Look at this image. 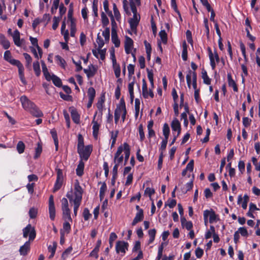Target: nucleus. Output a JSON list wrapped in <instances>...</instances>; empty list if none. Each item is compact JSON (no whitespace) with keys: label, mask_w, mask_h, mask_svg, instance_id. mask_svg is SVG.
<instances>
[{"label":"nucleus","mask_w":260,"mask_h":260,"mask_svg":"<svg viewBox=\"0 0 260 260\" xmlns=\"http://www.w3.org/2000/svg\"><path fill=\"white\" fill-rule=\"evenodd\" d=\"M83 189L80 186L79 181L76 180L74 183L73 192H69L66 196L70 202L74 204V214L77 216L78 210L80 206L82 199Z\"/></svg>","instance_id":"nucleus-1"},{"label":"nucleus","mask_w":260,"mask_h":260,"mask_svg":"<svg viewBox=\"0 0 260 260\" xmlns=\"http://www.w3.org/2000/svg\"><path fill=\"white\" fill-rule=\"evenodd\" d=\"M131 10L133 16L129 20L131 28L133 31H136L137 27L140 20V15L137 13V8L133 0H129Z\"/></svg>","instance_id":"nucleus-2"},{"label":"nucleus","mask_w":260,"mask_h":260,"mask_svg":"<svg viewBox=\"0 0 260 260\" xmlns=\"http://www.w3.org/2000/svg\"><path fill=\"white\" fill-rule=\"evenodd\" d=\"M61 203L63 218L65 220L68 219L72 221V219L71 217V211L69 208V204L67 199L65 198H62L61 200Z\"/></svg>","instance_id":"nucleus-3"},{"label":"nucleus","mask_w":260,"mask_h":260,"mask_svg":"<svg viewBox=\"0 0 260 260\" xmlns=\"http://www.w3.org/2000/svg\"><path fill=\"white\" fill-rule=\"evenodd\" d=\"M126 107L123 100H121L120 103L117 106L114 111V121L116 124H117L121 115L125 112Z\"/></svg>","instance_id":"nucleus-4"},{"label":"nucleus","mask_w":260,"mask_h":260,"mask_svg":"<svg viewBox=\"0 0 260 260\" xmlns=\"http://www.w3.org/2000/svg\"><path fill=\"white\" fill-rule=\"evenodd\" d=\"M204 220L205 224L206 225L208 222V218L209 217V222L210 223H213L216 221L218 215L216 214L215 212L212 209L206 210L203 212Z\"/></svg>","instance_id":"nucleus-5"},{"label":"nucleus","mask_w":260,"mask_h":260,"mask_svg":"<svg viewBox=\"0 0 260 260\" xmlns=\"http://www.w3.org/2000/svg\"><path fill=\"white\" fill-rule=\"evenodd\" d=\"M78 152L79 154L81 160L86 161L88 160L92 151V147L90 145H87L84 148L78 149Z\"/></svg>","instance_id":"nucleus-6"},{"label":"nucleus","mask_w":260,"mask_h":260,"mask_svg":"<svg viewBox=\"0 0 260 260\" xmlns=\"http://www.w3.org/2000/svg\"><path fill=\"white\" fill-rule=\"evenodd\" d=\"M20 101L22 108L27 112H29L35 105V104L30 101L25 95L21 96Z\"/></svg>","instance_id":"nucleus-7"},{"label":"nucleus","mask_w":260,"mask_h":260,"mask_svg":"<svg viewBox=\"0 0 260 260\" xmlns=\"http://www.w3.org/2000/svg\"><path fill=\"white\" fill-rule=\"evenodd\" d=\"M23 236L26 238L29 236V240H33L36 237V231L35 229L29 224L23 230Z\"/></svg>","instance_id":"nucleus-8"},{"label":"nucleus","mask_w":260,"mask_h":260,"mask_svg":"<svg viewBox=\"0 0 260 260\" xmlns=\"http://www.w3.org/2000/svg\"><path fill=\"white\" fill-rule=\"evenodd\" d=\"M4 58L6 61L10 63L11 64L16 66L17 67L22 64L19 60L12 58L11 52L9 50L5 52Z\"/></svg>","instance_id":"nucleus-9"},{"label":"nucleus","mask_w":260,"mask_h":260,"mask_svg":"<svg viewBox=\"0 0 260 260\" xmlns=\"http://www.w3.org/2000/svg\"><path fill=\"white\" fill-rule=\"evenodd\" d=\"M123 161V156L122 154V146L118 147L114 157V163L117 165H122Z\"/></svg>","instance_id":"nucleus-10"},{"label":"nucleus","mask_w":260,"mask_h":260,"mask_svg":"<svg viewBox=\"0 0 260 260\" xmlns=\"http://www.w3.org/2000/svg\"><path fill=\"white\" fill-rule=\"evenodd\" d=\"M128 244L127 242L122 241H117L116 244V251L117 253L120 252L124 254L128 249Z\"/></svg>","instance_id":"nucleus-11"},{"label":"nucleus","mask_w":260,"mask_h":260,"mask_svg":"<svg viewBox=\"0 0 260 260\" xmlns=\"http://www.w3.org/2000/svg\"><path fill=\"white\" fill-rule=\"evenodd\" d=\"M49 212L50 219L54 220L55 217V208L52 195L50 196L49 199Z\"/></svg>","instance_id":"nucleus-12"},{"label":"nucleus","mask_w":260,"mask_h":260,"mask_svg":"<svg viewBox=\"0 0 260 260\" xmlns=\"http://www.w3.org/2000/svg\"><path fill=\"white\" fill-rule=\"evenodd\" d=\"M11 35L13 38L15 45L18 47H21L23 44V40H20V32L16 29L14 31L13 34H11Z\"/></svg>","instance_id":"nucleus-13"},{"label":"nucleus","mask_w":260,"mask_h":260,"mask_svg":"<svg viewBox=\"0 0 260 260\" xmlns=\"http://www.w3.org/2000/svg\"><path fill=\"white\" fill-rule=\"evenodd\" d=\"M133 45L134 42L133 40L129 37L126 36L124 43V49L126 54H130L132 53Z\"/></svg>","instance_id":"nucleus-14"},{"label":"nucleus","mask_w":260,"mask_h":260,"mask_svg":"<svg viewBox=\"0 0 260 260\" xmlns=\"http://www.w3.org/2000/svg\"><path fill=\"white\" fill-rule=\"evenodd\" d=\"M96 112L94 114L93 116V119L92 121V134L94 138V139H97L98 137L99 132V128L100 126V124L97 121L95 120V116L96 115Z\"/></svg>","instance_id":"nucleus-15"},{"label":"nucleus","mask_w":260,"mask_h":260,"mask_svg":"<svg viewBox=\"0 0 260 260\" xmlns=\"http://www.w3.org/2000/svg\"><path fill=\"white\" fill-rule=\"evenodd\" d=\"M120 146H122V152H123L124 154V165H125L126 164L128 158L130 155V146L126 142L124 143L123 144L120 145Z\"/></svg>","instance_id":"nucleus-16"},{"label":"nucleus","mask_w":260,"mask_h":260,"mask_svg":"<svg viewBox=\"0 0 260 260\" xmlns=\"http://www.w3.org/2000/svg\"><path fill=\"white\" fill-rule=\"evenodd\" d=\"M142 94L145 98H148V97L153 98V92L151 90L148 89L147 83L145 79H143Z\"/></svg>","instance_id":"nucleus-17"},{"label":"nucleus","mask_w":260,"mask_h":260,"mask_svg":"<svg viewBox=\"0 0 260 260\" xmlns=\"http://www.w3.org/2000/svg\"><path fill=\"white\" fill-rule=\"evenodd\" d=\"M99 48L98 50H92V53L93 55L97 58H100L101 60H104L105 57L106 49H101Z\"/></svg>","instance_id":"nucleus-18"},{"label":"nucleus","mask_w":260,"mask_h":260,"mask_svg":"<svg viewBox=\"0 0 260 260\" xmlns=\"http://www.w3.org/2000/svg\"><path fill=\"white\" fill-rule=\"evenodd\" d=\"M227 79L229 86L232 87L234 91L238 92V88L237 84H236V82L233 79L231 73H228Z\"/></svg>","instance_id":"nucleus-19"},{"label":"nucleus","mask_w":260,"mask_h":260,"mask_svg":"<svg viewBox=\"0 0 260 260\" xmlns=\"http://www.w3.org/2000/svg\"><path fill=\"white\" fill-rule=\"evenodd\" d=\"M171 127L173 131L177 132V136L180 135L181 133V125L178 119L176 118L172 121Z\"/></svg>","instance_id":"nucleus-20"},{"label":"nucleus","mask_w":260,"mask_h":260,"mask_svg":"<svg viewBox=\"0 0 260 260\" xmlns=\"http://www.w3.org/2000/svg\"><path fill=\"white\" fill-rule=\"evenodd\" d=\"M42 71L43 73V74L45 76V79L47 81H50L53 78V75H51L48 70V69L45 63V62L43 61H42Z\"/></svg>","instance_id":"nucleus-21"},{"label":"nucleus","mask_w":260,"mask_h":260,"mask_svg":"<svg viewBox=\"0 0 260 260\" xmlns=\"http://www.w3.org/2000/svg\"><path fill=\"white\" fill-rule=\"evenodd\" d=\"M28 112L36 117H41L43 116V112L36 106V105Z\"/></svg>","instance_id":"nucleus-22"},{"label":"nucleus","mask_w":260,"mask_h":260,"mask_svg":"<svg viewBox=\"0 0 260 260\" xmlns=\"http://www.w3.org/2000/svg\"><path fill=\"white\" fill-rule=\"evenodd\" d=\"M30 249V243L29 241L26 242L23 245L20 247L19 249L20 254L22 255H25L27 254Z\"/></svg>","instance_id":"nucleus-23"},{"label":"nucleus","mask_w":260,"mask_h":260,"mask_svg":"<svg viewBox=\"0 0 260 260\" xmlns=\"http://www.w3.org/2000/svg\"><path fill=\"white\" fill-rule=\"evenodd\" d=\"M96 71V68L92 64L89 66L88 69H84V73L88 78L93 77L95 75Z\"/></svg>","instance_id":"nucleus-24"},{"label":"nucleus","mask_w":260,"mask_h":260,"mask_svg":"<svg viewBox=\"0 0 260 260\" xmlns=\"http://www.w3.org/2000/svg\"><path fill=\"white\" fill-rule=\"evenodd\" d=\"M144 218V214L143 211H139V212H137L136 216L132 223V225L133 226L135 225L139 222L141 221Z\"/></svg>","instance_id":"nucleus-25"},{"label":"nucleus","mask_w":260,"mask_h":260,"mask_svg":"<svg viewBox=\"0 0 260 260\" xmlns=\"http://www.w3.org/2000/svg\"><path fill=\"white\" fill-rule=\"evenodd\" d=\"M18 73H19V76L20 78V79L21 81V82L24 84L26 85L27 82L25 80V77H24V67L22 64H21L20 66H18Z\"/></svg>","instance_id":"nucleus-26"},{"label":"nucleus","mask_w":260,"mask_h":260,"mask_svg":"<svg viewBox=\"0 0 260 260\" xmlns=\"http://www.w3.org/2000/svg\"><path fill=\"white\" fill-rule=\"evenodd\" d=\"M135 83V78L134 77L133 81L129 83L128 85V89L131 100V102H133L134 98V86Z\"/></svg>","instance_id":"nucleus-27"},{"label":"nucleus","mask_w":260,"mask_h":260,"mask_svg":"<svg viewBox=\"0 0 260 260\" xmlns=\"http://www.w3.org/2000/svg\"><path fill=\"white\" fill-rule=\"evenodd\" d=\"M0 43L5 49H8L10 46V42L3 34L0 35Z\"/></svg>","instance_id":"nucleus-28"},{"label":"nucleus","mask_w":260,"mask_h":260,"mask_svg":"<svg viewBox=\"0 0 260 260\" xmlns=\"http://www.w3.org/2000/svg\"><path fill=\"white\" fill-rule=\"evenodd\" d=\"M208 51L209 53V57L210 59V66L212 70H214L216 68V62L214 58L213 53L210 47L208 48Z\"/></svg>","instance_id":"nucleus-29"},{"label":"nucleus","mask_w":260,"mask_h":260,"mask_svg":"<svg viewBox=\"0 0 260 260\" xmlns=\"http://www.w3.org/2000/svg\"><path fill=\"white\" fill-rule=\"evenodd\" d=\"M187 48L188 46L185 42L184 41L182 43V58L184 61H186L187 59Z\"/></svg>","instance_id":"nucleus-30"},{"label":"nucleus","mask_w":260,"mask_h":260,"mask_svg":"<svg viewBox=\"0 0 260 260\" xmlns=\"http://www.w3.org/2000/svg\"><path fill=\"white\" fill-rule=\"evenodd\" d=\"M84 163L82 160H80L76 170V174L79 176H81L83 174Z\"/></svg>","instance_id":"nucleus-31"},{"label":"nucleus","mask_w":260,"mask_h":260,"mask_svg":"<svg viewBox=\"0 0 260 260\" xmlns=\"http://www.w3.org/2000/svg\"><path fill=\"white\" fill-rule=\"evenodd\" d=\"M29 40L31 42V43L34 46L36 47V48L38 51V53H39V54H40V57H42L43 52H42L41 48L38 45L37 39L36 38H33L30 36V37H29Z\"/></svg>","instance_id":"nucleus-32"},{"label":"nucleus","mask_w":260,"mask_h":260,"mask_svg":"<svg viewBox=\"0 0 260 260\" xmlns=\"http://www.w3.org/2000/svg\"><path fill=\"white\" fill-rule=\"evenodd\" d=\"M71 117L73 121L76 124H79L80 121V115L76 110H72L71 112Z\"/></svg>","instance_id":"nucleus-33"},{"label":"nucleus","mask_w":260,"mask_h":260,"mask_svg":"<svg viewBox=\"0 0 260 260\" xmlns=\"http://www.w3.org/2000/svg\"><path fill=\"white\" fill-rule=\"evenodd\" d=\"M202 78L205 84L210 85L211 84V79L208 77L207 73L205 69L202 71Z\"/></svg>","instance_id":"nucleus-34"},{"label":"nucleus","mask_w":260,"mask_h":260,"mask_svg":"<svg viewBox=\"0 0 260 260\" xmlns=\"http://www.w3.org/2000/svg\"><path fill=\"white\" fill-rule=\"evenodd\" d=\"M196 73L194 71H192L190 69H189L188 73L186 75V82L189 88H190L191 84V76L192 79H193V73Z\"/></svg>","instance_id":"nucleus-35"},{"label":"nucleus","mask_w":260,"mask_h":260,"mask_svg":"<svg viewBox=\"0 0 260 260\" xmlns=\"http://www.w3.org/2000/svg\"><path fill=\"white\" fill-rule=\"evenodd\" d=\"M55 60L56 62L61 67L64 69L66 65V61L60 56L57 55L55 56Z\"/></svg>","instance_id":"nucleus-36"},{"label":"nucleus","mask_w":260,"mask_h":260,"mask_svg":"<svg viewBox=\"0 0 260 260\" xmlns=\"http://www.w3.org/2000/svg\"><path fill=\"white\" fill-rule=\"evenodd\" d=\"M140 108V101L138 99H136L135 101V117L137 119L139 116Z\"/></svg>","instance_id":"nucleus-37"},{"label":"nucleus","mask_w":260,"mask_h":260,"mask_svg":"<svg viewBox=\"0 0 260 260\" xmlns=\"http://www.w3.org/2000/svg\"><path fill=\"white\" fill-rule=\"evenodd\" d=\"M112 41L116 47L120 46V42L118 39L116 32H112Z\"/></svg>","instance_id":"nucleus-38"},{"label":"nucleus","mask_w":260,"mask_h":260,"mask_svg":"<svg viewBox=\"0 0 260 260\" xmlns=\"http://www.w3.org/2000/svg\"><path fill=\"white\" fill-rule=\"evenodd\" d=\"M113 9L114 13V18H115L117 21H120L121 19L120 13L115 4H113Z\"/></svg>","instance_id":"nucleus-39"},{"label":"nucleus","mask_w":260,"mask_h":260,"mask_svg":"<svg viewBox=\"0 0 260 260\" xmlns=\"http://www.w3.org/2000/svg\"><path fill=\"white\" fill-rule=\"evenodd\" d=\"M114 74L116 78H119L120 76V67L118 63L115 62L112 63Z\"/></svg>","instance_id":"nucleus-40"},{"label":"nucleus","mask_w":260,"mask_h":260,"mask_svg":"<svg viewBox=\"0 0 260 260\" xmlns=\"http://www.w3.org/2000/svg\"><path fill=\"white\" fill-rule=\"evenodd\" d=\"M107 187L106 184L104 182L102 183V185L100 189V198L101 200L104 199L105 197V192L107 190Z\"/></svg>","instance_id":"nucleus-41"},{"label":"nucleus","mask_w":260,"mask_h":260,"mask_svg":"<svg viewBox=\"0 0 260 260\" xmlns=\"http://www.w3.org/2000/svg\"><path fill=\"white\" fill-rule=\"evenodd\" d=\"M98 0H93L92 3V12H93V15L95 17H97L98 16Z\"/></svg>","instance_id":"nucleus-42"},{"label":"nucleus","mask_w":260,"mask_h":260,"mask_svg":"<svg viewBox=\"0 0 260 260\" xmlns=\"http://www.w3.org/2000/svg\"><path fill=\"white\" fill-rule=\"evenodd\" d=\"M33 69L37 76H39L41 74V70L40 64L38 61H35L33 63Z\"/></svg>","instance_id":"nucleus-43"},{"label":"nucleus","mask_w":260,"mask_h":260,"mask_svg":"<svg viewBox=\"0 0 260 260\" xmlns=\"http://www.w3.org/2000/svg\"><path fill=\"white\" fill-rule=\"evenodd\" d=\"M241 69H242L243 73L244 74V75L243 74L241 75L242 82L244 83L245 81V76H247L248 75V70H247L246 66L244 64H241Z\"/></svg>","instance_id":"nucleus-44"},{"label":"nucleus","mask_w":260,"mask_h":260,"mask_svg":"<svg viewBox=\"0 0 260 260\" xmlns=\"http://www.w3.org/2000/svg\"><path fill=\"white\" fill-rule=\"evenodd\" d=\"M101 20H102V25L104 27H105L107 26L109 24V19L106 16V15L105 14L104 12H102L101 13Z\"/></svg>","instance_id":"nucleus-45"},{"label":"nucleus","mask_w":260,"mask_h":260,"mask_svg":"<svg viewBox=\"0 0 260 260\" xmlns=\"http://www.w3.org/2000/svg\"><path fill=\"white\" fill-rule=\"evenodd\" d=\"M171 7L173 9L174 11L178 14L181 20H182L180 12L178 9L177 4L175 0H171Z\"/></svg>","instance_id":"nucleus-46"},{"label":"nucleus","mask_w":260,"mask_h":260,"mask_svg":"<svg viewBox=\"0 0 260 260\" xmlns=\"http://www.w3.org/2000/svg\"><path fill=\"white\" fill-rule=\"evenodd\" d=\"M88 99L94 100L95 96V91L93 87H89L87 91Z\"/></svg>","instance_id":"nucleus-47"},{"label":"nucleus","mask_w":260,"mask_h":260,"mask_svg":"<svg viewBox=\"0 0 260 260\" xmlns=\"http://www.w3.org/2000/svg\"><path fill=\"white\" fill-rule=\"evenodd\" d=\"M56 243L55 242H54L53 245H49L48 246V251L51 253V255L49 256V258H51L54 256L56 251Z\"/></svg>","instance_id":"nucleus-48"},{"label":"nucleus","mask_w":260,"mask_h":260,"mask_svg":"<svg viewBox=\"0 0 260 260\" xmlns=\"http://www.w3.org/2000/svg\"><path fill=\"white\" fill-rule=\"evenodd\" d=\"M25 149V145L22 141H19L17 145V150L19 153H22Z\"/></svg>","instance_id":"nucleus-49"},{"label":"nucleus","mask_w":260,"mask_h":260,"mask_svg":"<svg viewBox=\"0 0 260 260\" xmlns=\"http://www.w3.org/2000/svg\"><path fill=\"white\" fill-rule=\"evenodd\" d=\"M240 47L244 60L246 62H247L248 60V58L246 54V48L244 44L242 42H240Z\"/></svg>","instance_id":"nucleus-50"},{"label":"nucleus","mask_w":260,"mask_h":260,"mask_svg":"<svg viewBox=\"0 0 260 260\" xmlns=\"http://www.w3.org/2000/svg\"><path fill=\"white\" fill-rule=\"evenodd\" d=\"M170 133V128L167 123L164 124L163 134L166 139H168Z\"/></svg>","instance_id":"nucleus-51"},{"label":"nucleus","mask_w":260,"mask_h":260,"mask_svg":"<svg viewBox=\"0 0 260 260\" xmlns=\"http://www.w3.org/2000/svg\"><path fill=\"white\" fill-rule=\"evenodd\" d=\"M102 36L104 37L105 42L109 41L110 38V28L108 27L106 28L102 32Z\"/></svg>","instance_id":"nucleus-52"},{"label":"nucleus","mask_w":260,"mask_h":260,"mask_svg":"<svg viewBox=\"0 0 260 260\" xmlns=\"http://www.w3.org/2000/svg\"><path fill=\"white\" fill-rule=\"evenodd\" d=\"M81 14L84 20L87 23L88 20V9L86 7L83 8L81 10Z\"/></svg>","instance_id":"nucleus-53"},{"label":"nucleus","mask_w":260,"mask_h":260,"mask_svg":"<svg viewBox=\"0 0 260 260\" xmlns=\"http://www.w3.org/2000/svg\"><path fill=\"white\" fill-rule=\"evenodd\" d=\"M53 83V84L57 86L60 87L61 85V80L56 76L53 75V78L51 80Z\"/></svg>","instance_id":"nucleus-54"},{"label":"nucleus","mask_w":260,"mask_h":260,"mask_svg":"<svg viewBox=\"0 0 260 260\" xmlns=\"http://www.w3.org/2000/svg\"><path fill=\"white\" fill-rule=\"evenodd\" d=\"M144 44L146 48V52L147 55V57L148 58V59H150L151 51V45L149 43L147 42V41H144Z\"/></svg>","instance_id":"nucleus-55"},{"label":"nucleus","mask_w":260,"mask_h":260,"mask_svg":"<svg viewBox=\"0 0 260 260\" xmlns=\"http://www.w3.org/2000/svg\"><path fill=\"white\" fill-rule=\"evenodd\" d=\"M176 201L175 199H169L166 203L165 206H169L170 208L174 207L176 205Z\"/></svg>","instance_id":"nucleus-56"},{"label":"nucleus","mask_w":260,"mask_h":260,"mask_svg":"<svg viewBox=\"0 0 260 260\" xmlns=\"http://www.w3.org/2000/svg\"><path fill=\"white\" fill-rule=\"evenodd\" d=\"M71 230V225L68 222H64L63 224V229L61 230L63 233L68 234Z\"/></svg>","instance_id":"nucleus-57"},{"label":"nucleus","mask_w":260,"mask_h":260,"mask_svg":"<svg viewBox=\"0 0 260 260\" xmlns=\"http://www.w3.org/2000/svg\"><path fill=\"white\" fill-rule=\"evenodd\" d=\"M249 196L245 194L243 197V201L242 203V207L243 209H246L247 207V203L249 202Z\"/></svg>","instance_id":"nucleus-58"},{"label":"nucleus","mask_w":260,"mask_h":260,"mask_svg":"<svg viewBox=\"0 0 260 260\" xmlns=\"http://www.w3.org/2000/svg\"><path fill=\"white\" fill-rule=\"evenodd\" d=\"M99 48H102L104 45L105 42L104 40L102 39L101 36L100 35V33L98 34L97 39L96 41Z\"/></svg>","instance_id":"nucleus-59"},{"label":"nucleus","mask_w":260,"mask_h":260,"mask_svg":"<svg viewBox=\"0 0 260 260\" xmlns=\"http://www.w3.org/2000/svg\"><path fill=\"white\" fill-rule=\"evenodd\" d=\"M239 234H240L242 236L247 237L248 233L247 229L245 227H240L238 229Z\"/></svg>","instance_id":"nucleus-60"},{"label":"nucleus","mask_w":260,"mask_h":260,"mask_svg":"<svg viewBox=\"0 0 260 260\" xmlns=\"http://www.w3.org/2000/svg\"><path fill=\"white\" fill-rule=\"evenodd\" d=\"M63 180L56 179L55 183L54 186V191H56L60 188L62 184Z\"/></svg>","instance_id":"nucleus-61"},{"label":"nucleus","mask_w":260,"mask_h":260,"mask_svg":"<svg viewBox=\"0 0 260 260\" xmlns=\"http://www.w3.org/2000/svg\"><path fill=\"white\" fill-rule=\"evenodd\" d=\"M251 121L252 120L247 117H244L243 118L242 123L245 127L249 126L251 124Z\"/></svg>","instance_id":"nucleus-62"},{"label":"nucleus","mask_w":260,"mask_h":260,"mask_svg":"<svg viewBox=\"0 0 260 260\" xmlns=\"http://www.w3.org/2000/svg\"><path fill=\"white\" fill-rule=\"evenodd\" d=\"M148 234L149 236V243H151L154 240L155 235V230L154 229L150 230L149 231Z\"/></svg>","instance_id":"nucleus-63"},{"label":"nucleus","mask_w":260,"mask_h":260,"mask_svg":"<svg viewBox=\"0 0 260 260\" xmlns=\"http://www.w3.org/2000/svg\"><path fill=\"white\" fill-rule=\"evenodd\" d=\"M196 256L197 258H201L204 254V250L200 247H198L195 250Z\"/></svg>","instance_id":"nucleus-64"}]
</instances>
